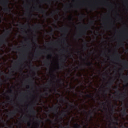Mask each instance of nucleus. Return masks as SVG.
<instances>
[{
    "mask_svg": "<svg viewBox=\"0 0 128 128\" xmlns=\"http://www.w3.org/2000/svg\"><path fill=\"white\" fill-rule=\"evenodd\" d=\"M97 34H100V32H96Z\"/></svg>",
    "mask_w": 128,
    "mask_h": 128,
    "instance_id": "5fc2aeb1",
    "label": "nucleus"
},
{
    "mask_svg": "<svg viewBox=\"0 0 128 128\" xmlns=\"http://www.w3.org/2000/svg\"><path fill=\"white\" fill-rule=\"evenodd\" d=\"M60 100H61L62 102H66V100L64 98V96L60 98Z\"/></svg>",
    "mask_w": 128,
    "mask_h": 128,
    "instance_id": "cd10ccee",
    "label": "nucleus"
},
{
    "mask_svg": "<svg viewBox=\"0 0 128 128\" xmlns=\"http://www.w3.org/2000/svg\"><path fill=\"white\" fill-rule=\"evenodd\" d=\"M72 106H74V108H78V104H77L76 106H74V104H72Z\"/></svg>",
    "mask_w": 128,
    "mask_h": 128,
    "instance_id": "72a5a7b5",
    "label": "nucleus"
},
{
    "mask_svg": "<svg viewBox=\"0 0 128 128\" xmlns=\"http://www.w3.org/2000/svg\"><path fill=\"white\" fill-rule=\"evenodd\" d=\"M9 115L10 116H16V111H14L12 112H10V113H9Z\"/></svg>",
    "mask_w": 128,
    "mask_h": 128,
    "instance_id": "f8f14e48",
    "label": "nucleus"
},
{
    "mask_svg": "<svg viewBox=\"0 0 128 128\" xmlns=\"http://www.w3.org/2000/svg\"><path fill=\"white\" fill-rule=\"evenodd\" d=\"M114 128H118L116 126H114Z\"/></svg>",
    "mask_w": 128,
    "mask_h": 128,
    "instance_id": "052dcab7",
    "label": "nucleus"
},
{
    "mask_svg": "<svg viewBox=\"0 0 128 128\" xmlns=\"http://www.w3.org/2000/svg\"><path fill=\"white\" fill-rule=\"evenodd\" d=\"M36 28H38L39 30H42V26L40 24H38L36 26Z\"/></svg>",
    "mask_w": 128,
    "mask_h": 128,
    "instance_id": "aec40b11",
    "label": "nucleus"
},
{
    "mask_svg": "<svg viewBox=\"0 0 128 128\" xmlns=\"http://www.w3.org/2000/svg\"><path fill=\"white\" fill-rule=\"evenodd\" d=\"M64 30V32H65V34H68V28H59V30H60V32H62Z\"/></svg>",
    "mask_w": 128,
    "mask_h": 128,
    "instance_id": "9d476101",
    "label": "nucleus"
},
{
    "mask_svg": "<svg viewBox=\"0 0 128 128\" xmlns=\"http://www.w3.org/2000/svg\"><path fill=\"white\" fill-rule=\"evenodd\" d=\"M112 84H114V82L113 81H110L109 82V84L108 86V88H112Z\"/></svg>",
    "mask_w": 128,
    "mask_h": 128,
    "instance_id": "412c9836",
    "label": "nucleus"
},
{
    "mask_svg": "<svg viewBox=\"0 0 128 128\" xmlns=\"http://www.w3.org/2000/svg\"><path fill=\"white\" fill-rule=\"evenodd\" d=\"M54 90L55 92H56V88H55Z\"/></svg>",
    "mask_w": 128,
    "mask_h": 128,
    "instance_id": "69168bd1",
    "label": "nucleus"
},
{
    "mask_svg": "<svg viewBox=\"0 0 128 128\" xmlns=\"http://www.w3.org/2000/svg\"><path fill=\"white\" fill-rule=\"evenodd\" d=\"M120 46H124V43H121L120 44Z\"/></svg>",
    "mask_w": 128,
    "mask_h": 128,
    "instance_id": "4c0bfd02",
    "label": "nucleus"
},
{
    "mask_svg": "<svg viewBox=\"0 0 128 128\" xmlns=\"http://www.w3.org/2000/svg\"><path fill=\"white\" fill-rule=\"evenodd\" d=\"M82 92V94H81L82 96V94H84V92Z\"/></svg>",
    "mask_w": 128,
    "mask_h": 128,
    "instance_id": "4d7b16f0",
    "label": "nucleus"
},
{
    "mask_svg": "<svg viewBox=\"0 0 128 128\" xmlns=\"http://www.w3.org/2000/svg\"><path fill=\"white\" fill-rule=\"evenodd\" d=\"M110 120H112V122H114V119L112 117L110 118Z\"/></svg>",
    "mask_w": 128,
    "mask_h": 128,
    "instance_id": "09e8293b",
    "label": "nucleus"
},
{
    "mask_svg": "<svg viewBox=\"0 0 128 128\" xmlns=\"http://www.w3.org/2000/svg\"><path fill=\"white\" fill-rule=\"evenodd\" d=\"M48 122H52V120L50 119H48Z\"/></svg>",
    "mask_w": 128,
    "mask_h": 128,
    "instance_id": "864d4df0",
    "label": "nucleus"
},
{
    "mask_svg": "<svg viewBox=\"0 0 128 128\" xmlns=\"http://www.w3.org/2000/svg\"><path fill=\"white\" fill-rule=\"evenodd\" d=\"M60 14V10H57L54 12V13H52V16H54L55 14Z\"/></svg>",
    "mask_w": 128,
    "mask_h": 128,
    "instance_id": "4468645a",
    "label": "nucleus"
},
{
    "mask_svg": "<svg viewBox=\"0 0 128 128\" xmlns=\"http://www.w3.org/2000/svg\"><path fill=\"white\" fill-rule=\"evenodd\" d=\"M31 126L30 124H29V126Z\"/></svg>",
    "mask_w": 128,
    "mask_h": 128,
    "instance_id": "774afa93",
    "label": "nucleus"
},
{
    "mask_svg": "<svg viewBox=\"0 0 128 128\" xmlns=\"http://www.w3.org/2000/svg\"><path fill=\"white\" fill-rule=\"evenodd\" d=\"M120 96H121L120 97V96H118L117 97V98L118 100H126V93L124 94H120Z\"/></svg>",
    "mask_w": 128,
    "mask_h": 128,
    "instance_id": "423d86ee",
    "label": "nucleus"
},
{
    "mask_svg": "<svg viewBox=\"0 0 128 128\" xmlns=\"http://www.w3.org/2000/svg\"><path fill=\"white\" fill-rule=\"evenodd\" d=\"M44 64L46 66H48V68L49 66H50V62L47 60H45L44 62Z\"/></svg>",
    "mask_w": 128,
    "mask_h": 128,
    "instance_id": "a211bd4d",
    "label": "nucleus"
},
{
    "mask_svg": "<svg viewBox=\"0 0 128 128\" xmlns=\"http://www.w3.org/2000/svg\"><path fill=\"white\" fill-rule=\"evenodd\" d=\"M124 70H128V62L126 61V62H124Z\"/></svg>",
    "mask_w": 128,
    "mask_h": 128,
    "instance_id": "ddd939ff",
    "label": "nucleus"
},
{
    "mask_svg": "<svg viewBox=\"0 0 128 128\" xmlns=\"http://www.w3.org/2000/svg\"><path fill=\"white\" fill-rule=\"evenodd\" d=\"M30 112L31 114H32L33 116H36V110H34V108L32 105L30 107Z\"/></svg>",
    "mask_w": 128,
    "mask_h": 128,
    "instance_id": "0eeeda50",
    "label": "nucleus"
},
{
    "mask_svg": "<svg viewBox=\"0 0 128 128\" xmlns=\"http://www.w3.org/2000/svg\"><path fill=\"white\" fill-rule=\"evenodd\" d=\"M6 78H8V80H10L12 78V76H6Z\"/></svg>",
    "mask_w": 128,
    "mask_h": 128,
    "instance_id": "7c9ffc66",
    "label": "nucleus"
},
{
    "mask_svg": "<svg viewBox=\"0 0 128 128\" xmlns=\"http://www.w3.org/2000/svg\"><path fill=\"white\" fill-rule=\"evenodd\" d=\"M66 10H68V6H66Z\"/></svg>",
    "mask_w": 128,
    "mask_h": 128,
    "instance_id": "bf43d9fd",
    "label": "nucleus"
},
{
    "mask_svg": "<svg viewBox=\"0 0 128 128\" xmlns=\"http://www.w3.org/2000/svg\"><path fill=\"white\" fill-rule=\"evenodd\" d=\"M53 76H54V79H55L56 80H57V82H58L59 84H62V80L56 78V74H54Z\"/></svg>",
    "mask_w": 128,
    "mask_h": 128,
    "instance_id": "2eb2a0df",
    "label": "nucleus"
},
{
    "mask_svg": "<svg viewBox=\"0 0 128 128\" xmlns=\"http://www.w3.org/2000/svg\"><path fill=\"white\" fill-rule=\"evenodd\" d=\"M86 96H87V98H92V94H87Z\"/></svg>",
    "mask_w": 128,
    "mask_h": 128,
    "instance_id": "c756f323",
    "label": "nucleus"
},
{
    "mask_svg": "<svg viewBox=\"0 0 128 128\" xmlns=\"http://www.w3.org/2000/svg\"><path fill=\"white\" fill-rule=\"evenodd\" d=\"M67 126H68V128H70V124L68 123V124H67Z\"/></svg>",
    "mask_w": 128,
    "mask_h": 128,
    "instance_id": "3c124183",
    "label": "nucleus"
},
{
    "mask_svg": "<svg viewBox=\"0 0 128 128\" xmlns=\"http://www.w3.org/2000/svg\"><path fill=\"white\" fill-rule=\"evenodd\" d=\"M94 21H92V22H90V24H94Z\"/></svg>",
    "mask_w": 128,
    "mask_h": 128,
    "instance_id": "c03bdc74",
    "label": "nucleus"
},
{
    "mask_svg": "<svg viewBox=\"0 0 128 128\" xmlns=\"http://www.w3.org/2000/svg\"><path fill=\"white\" fill-rule=\"evenodd\" d=\"M36 56H40V53L37 52L36 54Z\"/></svg>",
    "mask_w": 128,
    "mask_h": 128,
    "instance_id": "a19ab883",
    "label": "nucleus"
},
{
    "mask_svg": "<svg viewBox=\"0 0 128 128\" xmlns=\"http://www.w3.org/2000/svg\"><path fill=\"white\" fill-rule=\"evenodd\" d=\"M84 112H86V114H88V112L86 111V110H84Z\"/></svg>",
    "mask_w": 128,
    "mask_h": 128,
    "instance_id": "603ef678",
    "label": "nucleus"
},
{
    "mask_svg": "<svg viewBox=\"0 0 128 128\" xmlns=\"http://www.w3.org/2000/svg\"><path fill=\"white\" fill-rule=\"evenodd\" d=\"M18 26H20V28H24V26H22L20 22L18 25Z\"/></svg>",
    "mask_w": 128,
    "mask_h": 128,
    "instance_id": "2f4dec72",
    "label": "nucleus"
},
{
    "mask_svg": "<svg viewBox=\"0 0 128 128\" xmlns=\"http://www.w3.org/2000/svg\"><path fill=\"white\" fill-rule=\"evenodd\" d=\"M100 104H102V106H106V102H103V103L100 102Z\"/></svg>",
    "mask_w": 128,
    "mask_h": 128,
    "instance_id": "473e14b6",
    "label": "nucleus"
},
{
    "mask_svg": "<svg viewBox=\"0 0 128 128\" xmlns=\"http://www.w3.org/2000/svg\"><path fill=\"white\" fill-rule=\"evenodd\" d=\"M116 55L117 56L116 58L115 59V60H118V62H122V60H120V56L118 54V53H116Z\"/></svg>",
    "mask_w": 128,
    "mask_h": 128,
    "instance_id": "dca6fc26",
    "label": "nucleus"
},
{
    "mask_svg": "<svg viewBox=\"0 0 128 128\" xmlns=\"http://www.w3.org/2000/svg\"><path fill=\"white\" fill-rule=\"evenodd\" d=\"M8 2H10V0H4L2 6H4V10L5 12H10V9L8 8Z\"/></svg>",
    "mask_w": 128,
    "mask_h": 128,
    "instance_id": "f03ea898",
    "label": "nucleus"
},
{
    "mask_svg": "<svg viewBox=\"0 0 128 128\" xmlns=\"http://www.w3.org/2000/svg\"><path fill=\"white\" fill-rule=\"evenodd\" d=\"M120 70L122 72H124V70L123 69H120Z\"/></svg>",
    "mask_w": 128,
    "mask_h": 128,
    "instance_id": "de8ad7c7",
    "label": "nucleus"
},
{
    "mask_svg": "<svg viewBox=\"0 0 128 128\" xmlns=\"http://www.w3.org/2000/svg\"><path fill=\"white\" fill-rule=\"evenodd\" d=\"M18 68V64H16V66L14 67V70H16V68Z\"/></svg>",
    "mask_w": 128,
    "mask_h": 128,
    "instance_id": "37998d69",
    "label": "nucleus"
},
{
    "mask_svg": "<svg viewBox=\"0 0 128 128\" xmlns=\"http://www.w3.org/2000/svg\"><path fill=\"white\" fill-rule=\"evenodd\" d=\"M38 120V122H40V120Z\"/></svg>",
    "mask_w": 128,
    "mask_h": 128,
    "instance_id": "e2e57ef3",
    "label": "nucleus"
},
{
    "mask_svg": "<svg viewBox=\"0 0 128 128\" xmlns=\"http://www.w3.org/2000/svg\"><path fill=\"white\" fill-rule=\"evenodd\" d=\"M84 48L85 50H88V42H86L84 44Z\"/></svg>",
    "mask_w": 128,
    "mask_h": 128,
    "instance_id": "f3484780",
    "label": "nucleus"
},
{
    "mask_svg": "<svg viewBox=\"0 0 128 128\" xmlns=\"http://www.w3.org/2000/svg\"><path fill=\"white\" fill-rule=\"evenodd\" d=\"M48 46H50V44H52V43H48L47 44Z\"/></svg>",
    "mask_w": 128,
    "mask_h": 128,
    "instance_id": "49530a36",
    "label": "nucleus"
},
{
    "mask_svg": "<svg viewBox=\"0 0 128 128\" xmlns=\"http://www.w3.org/2000/svg\"><path fill=\"white\" fill-rule=\"evenodd\" d=\"M114 120L116 122H113L114 124H116L117 126H118V120H117L116 118H114Z\"/></svg>",
    "mask_w": 128,
    "mask_h": 128,
    "instance_id": "393cba45",
    "label": "nucleus"
},
{
    "mask_svg": "<svg viewBox=\"0 0 128 128\" xmlns=\"http://www.w3.org/2000/svg\"><path fill=\"white\" fill-rule=\"evenodd\" d=\"M127 110H128V108H124V110L122 112V116H128V112L126 111Z\"/></svg>",
    "mask_w": 128,
    "mask_h": 128,
    "instance_id": "1a4fd4ad",
    "label": "nucleus"
},
{
    "mask_svg": "<svg viewBox=\"0 0 128 128\" xmlns=\"http://www.w3.org/2000/svg\"><path fill=\"white\" fill-rule=\"evenodd\" d=\"M84 18V14H82V16H80V18Z\"/></svg>",
    "mask_w": 128,
    "mask_h": 128,
    "instance_id": "c9c22d12",
    "label": "nucleus"
},
{
    "mask_svg": "<svg viewBox=\"0 0 128 128\" xmlns=\"http://www.w3.org/2000/svg\"><path fill=\"white\" fill-rule=\"evenodd\" d=\"M75 128H82V126L78 124H76L74 126Z\"/></svg>",
    "mask_w": 128,
    "mask_h": 128,
    "instance_id": "bb28decb",
    "label": "nucleus"
},
{
    "mask_svg": "<svg viewBox=\"0 0 128 128\" xmlns=\"http://www.w3.org/2000/svg\"><path fill=\"white\" fill-rule=\"evenodd\" d=\"M12 30H7L6 32L4 34V35L2 36L0 38V49L2 46V44H4L8 42L6 40V38L10 34V32Z\"/></svg>",
    "mask_w": 128,
    "mask_h": 128,
    "instance_id": "f257e3e1",
    "label": "nucleus"
},
{
    "mask_svg": "<svg viewBox=\"0 0 128 128\" xmlns=\"http://www.w3.org/2000/svg\"><path fill=\"white\" fill-rule=\"evenodd\" d=\"M62 50V52H66V50Z\"/></svg>",
    "mask_w": 128,
    "mask_h": 128,
    "instance_id": "8fccbe9b",
    "label": "nucleus"
},
{
    "mask_svg": "<svg viewBox=\"0 0 128 128\" xmlns=\"http://www.w3.org/2000/svg\"><path fill=\"white\" fill-rule=\"evenodd\" d=\"M54 0V2H58V0Z\"/></svg>",
    "mask_w": 128,
    "mask_h": 128,
    "instance_id": "680f3d73",
    "label": "nucleus"
},
{
    "mask_svg": "<svg viewBox=\"0 0 128 128\" xmlns=\"http://www.w3.org/2000/svg\"><path fill=\"white\" fill-rule=\"evenodd\" d=\"M84 28L86 30H88V26H84Z\"/></svg>",
    "mask_w": 128,
    "mask_h": 128,
    "instance_id": "58836bf2",
    "label": "nucleus"
},
{
    "mask_svg": "<svg viewBox=\"0 0 128 128\" xmlns=\"http://www.w3.org/2000/svg\"><path fill=\"white\" fill-rule=\"evenodd\" d=\"M104 92H108V90H104Z\"/></svg>",
    "mask_w": 128,
    "mask_h": 128,
    "instance_id": "6e6d98bb",
    "label": "nucleus"
},
{
    "mask_svg": "<svg viewBox=\"0 0 128 128\" xmlns=\"http://www.w3.org/2000/svg\"><path fill=\"white\" fill-rule=\"evenodd\" d=\"M2 74V71H0V86H2V82H4V80H2V78L0 76H2V74Z\"/></svg>",
    "mask_w": 128,
    "mask_h": 128,
    "instance_id": "6ab92c4d",
    "label": "nucleus"
},
{
    "mask_svg": "<svg viewBox=\"0 0 128 128\" xmlns=\"http://www.w3.org/2000/svg\"><path fill=\"white\" fill-rule=\"evenodd\" d=\"M14 50H18V48L16 47H14L13 48Z\"/></svg>",
    "mask_w": 128,
    "mask_h": 128,
    "instance_id": "ea45409f",
    "label": "nucleus"
},
{
    "mask_svg": "<svg viewBox=\"0 0 128 128\" xmlns=\"http://www.w3.org/2000/svg\"><path fill=\"white\" fill-rule=\"evenodd\" d=\"M60 128H66V127L62 126V125L60 126Z\"/></svg>",
    "mask_w": 128,
    "mask_h": 128,
    "instance_id": "a18cd8bd",
    "label": "nucleus"
},
{
    "mask_svg": "<svg viewBox=\"0 0 128 128\" xmlns=\"http://www.w3.org/2000/svg\"><path fill=\"white\" fill-rule=\"evenodd\" d=\"M46 96H48V90H46V93L45 94Z\"/></svg>",
    "mask_w": 128,
    "mask_h": 128,
    "instance_id": "e433bc0d",
    "label": "nucleus"
},
{
    "mask_svg": "<svg viewBox=\"0 0 128 128\" xmlns=\"http://www.w3.org/2000/svg\"><path fill=\"white\" fill-rule=\"evenodd\" d=\"M29 14H30V16H32V13L30 12Z\"/></svg>",
    "mask_w": 128,
    "mask_h": 128,
    "instance_id": "13d9d810",
    "label": "nucleus"
},
{
    "mask_svg": "<svg viewBox=\"0 0 128 128\" xmlns=\"http://www.w3.org/2000/svg\"><path fill=\"white\" fill-rule=\"evenodd\" d=\"M86 66H91V68H92V66H94V64H92V62H90L86 63Z\"/></svg>",
    "mask_w": 128,
    "mask_h": 128,
    "instance_id": "4be33fe9",
    "label": "nucleus"
},
{
    "mask_svg": "<svg viewBox=\"0 0 128 128\" xmlns=\"http://www.w3.org/2000/svg\"><path fill=\"white\" fill-rule=\"evenodd\" d=\"M33 70H38V68H36V67H34V68H33Z\"/></svg>",
    "mask_w": 128,
    "mask_h": 128,
    "instance_id": "f704fd0d",
    "label": "nucleus"
},
{
    "mask_svg": "<svg viewBox=\"0 0 128 128\" xmlns=\"http://www.w3.org/2000/svg\"><path fill=\"white\" fill-rule=\"evenodd\" d=\"M114 110H116V106H112V112H114Z\"/></svg>",
    "mask_w": 128,
    "mask_h": 128,
    "instance_id": "c85d7f7f",
    "label": "nucleus"
},
{
    "mask_svg": "<svg viewBox=\"0 0 128 128\" xmlns=\"http://www.w3.org/2000/svg\"><path fill=\"white\" fill-rule=\"evenodd\" d=\"M24 122H28V119H26V120H23Z\"/></svg>",
    "mask_w": 128,
    "mask_h": 128,
    "instance_id": "79ce46f5",
    "label": "nucleus"
},
{
    "mask_svg": "<svg viewBox=\"0 0 128 128\" xmlns=\"http://www.w3.org/2000/svg\"><path fill=\"white\" fill-rule=\"evenodd\" d=\"M28 82H30V84H31V86H34V81H32V80H29Z\"/></svg>",
    "mask_w": 128,
    "mask_h": 128,
    "instance_id": "a878e982",
    "label": "nucleus"
},
{
    "mask_svg": "<svg viewBox=\"0 0 128 128\" xmlns=\"http://www.w3.org/2000/svg\"><path fill=\"white\" fill-rule=\"evenodd\" d=\"M86 31L82 30L78 36V38H82L84 36L86 35Z\"/></svg>",
    "mask_w": 128,
    "mask_h": 128,
    "instance_id": "9b49d317",
    "label": "nucleus"
},
{
    "mask_svg": "<svg viewBox=\"0 0 128 128\" xmlns=\"http://www.w3.org/2000/svg\"><path fill=\"white\" fill-rule=\"evenodd\" d=\"M68 112V111L63 110L62 114H60V120H63L62 116H68V114H66Z\"/></svg>",
    "mask_w": 128,
    "mask_h": 128,
    "instance_id": "6e6552de",
    "label": "nucleus"
},
{
    "mask_svg": "<svg viewBox=\"0 0 128 128\" xmlns=\"http://www.w3.org/2000/svg\"><path fill=\"white\" fill-rule=\"evenodd\" d=\"M10 92H12V90H10Z\"/></svg>",
    "mask_w": 128,
    "mask_h": 128,
    "instance_id": "338daca9",
    "label": "nucleus"
},
{
    "mask_svg": "<svg viewBox=\"0 0 128 128\" xmlns=\"http://www.w3.org/2000/svg\"><path fill=\"white\" fill-rule=\"evenodd\" d=\"M61 62H62L63 64H61L60 65V66H62V68H60V70H64V64H66V58H62Z\"/></svg>",
    "mask_w": 128,
    "mask_h": 128,
    "instance_id": "39448f33",
    "label": "nucleus"
},
{
    "mask_svg": "<svg viewBox=\"0 0 128 128\" xmlns=\"http://www.w3.org/2000/svg\"><path fill=\"white\" fill-rule=\"evenodd\" d=\"M92 114H94V111L91 110L89 112V116H90V118H92Z\"/></svg>",
    "mask_w": 128,
    "mask_h": 128,
    "instance_id": "5701e85b",
    "label": "nucleus"
},
{
    "mask_svg": "<svg viewBox=\"0 0 128 128\" xmlns=\"http://www.w3.org/2000/svg\"><path fill=\"white\" fill-rule=\"evenodd\" d=\"M53 108L50 107V110H48V112H56V114H60V113L58 112H60V106H58V105H56L55 106H53Z\"/></svg>",
    "mask_w": 128,
    "mask_h": 128,
    "instance_id": "7ed1b4c3",
    "label": "nucleus"
},
{
    "mask_svg": "<svg viewBox=\"0 0 128 128\" xmlns=\"http://www.w3.org/2000/svg\"><path fill=\"white\" fill-rule=\"evenodd\" d=\"M120 76H122V78H123V80H128V76H124V74H120Z\"/></svg>",
    "mask_w": 128,
    "mask_h": 128,
    "instance_id": "b1692460",
    "label": "nucleus"
},
{
    "mask_svg": "<svg viewBox=\"0 0 128 128\" xmlns=\"http://www.w3.org/2000/svg\"><path fill=\"white\" fill-rule=\"evenodd\" d=\"M120 94V91H118V94Z\"/></svg>",
    "mask_w": 128,
    "mask_h": 128,
    "instance_id": "0e129e2a",
    "label": "nucleus"
},
{
    "mask_svg": "<svg viewBox=\"0 0 128 128\" xmlns=\"http://www.w3.org/2000/svg\"><path fill=\"white\" fill-rule=\"evenodd\" d=\"M34 9L36 12H38L40 14H46V18H48V14H46V10H44L42 6H40V8L36 7L34 8Z\"/></svg>",
    "mask_w": 128,
    "mask_h": 128,
    "instance_id": "20e7f679",
    "label": "nucleus"
}]
</instances>
